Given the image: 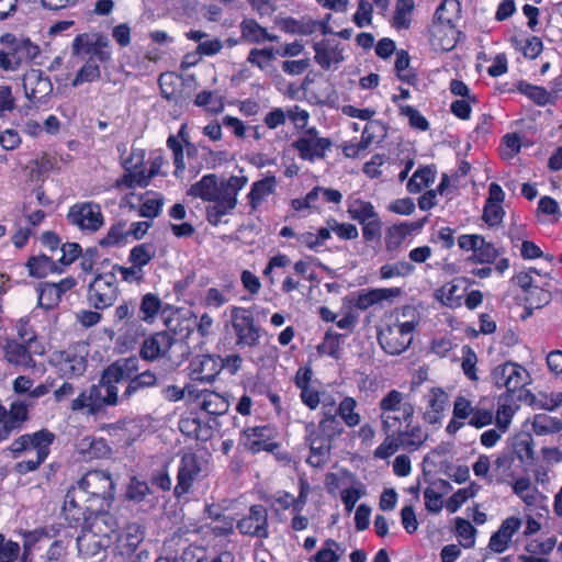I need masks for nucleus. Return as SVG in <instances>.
I'll return each mask as SVG.
<instances>
[{
	"instance_id": "18",
	"label": "nucleus",
	"mask_w": 562,
	"mask_h": 562,
	"mask_svg": "<svg viewBox=\"0 0 562 562\" xmlns=\"http://www.w3.org/2000/svg\"><path fill=\"white\" fill-rule=\"evenodd\" d=\"M112 546V539L108 535H95L87 532L82 529L81 533L77 537L78 553L85 558H95L106 552Z\"/></svg>"
},
{
	"instance_id": "2",
	"label": "nucleus",
	"mask_w": 562,
	"mask_h": 562,
	"mask_svg": "<svg viewBox=\"0 0 562 562\" xmlns=\"http://www.w3.org/2000/svg\"><path fill=\"white\" fill-rule=\"evenodd\" d=\"M71 490H80L81 497L89 504L100 506V512L110 506L114 498V483L111 475L101 470L87 472Z\"/></svg>"
},
{
	"instance_id": "59",
	"label": "nucleus",
	"mask_w": 562,
	"mask_h": 562,
	"mask_svg": "<svg viewBox=\"0 0 562 562\" xmlns=\"http://www.w3.org/2000/svg\"><path fill=\"white\" fill-rule=\"evenodd\" d=\"M476 490L473 485L458 490L446 502V508L449 513L454 514L469 499L474 497Z\"/></svg>"
},
{
	"instance_id": "56",
	"label": "nucleus",
	"mask_w": 562,
	"mask_h": 562,
	"mask_svg": "<svg viewBox=\"0 0 562 562\" xmlns=\"http://www.w3.org/2000/svg\"><path fill=\"white\" fill-rule=\"evenodd\" d=\"M126 228V224L124 222H119L111 226L108 234L100 239L99 245L102 247H111L121 245L126 236H128Z\"/></svg>"
},
{
	"instance_id": "23",
	"label": "nucleus",
	"mask_w": 562,
	"mask_h": 562,
	"mask_svg": "<svg viewBox=\"0 0 562 562\" xmlns=\"http://www.w3.org/2000/svg\"><path fill=\"white\" fill-rule=\"evenodd\" d=\"M457 34L456 25L432 23L430 26L431 45L437 50L449 52L457 44Z\"/></svg>"
},
{
	"instance_id": "25",
	"label": "nucleus",
	"mask_w": 562,
	"mask_h": 562,
	"mask_svg": "<svg viewBox=\"0 0 562 562\" xmlns=\"http://www.w3.org/2000/svg\"><path fill=\"white\" fill-rule=\"evenodd\" d=\"M29 274L33 278L42 279L49 273H61L64 269L59 267L57 260L55 261L47 255L32 256L25 263Z\"/></svg>"
},
{
	"instance_id": "12",
	"label": "nucleus",
	"mask_w": 562,
	"mask_h": 562,
	"mask_svg": "<svg viewBox=\"0 0 562 562\" xmlns=\"http://www.w3.org/2000/svg\"><path fill=\"white\" fill-rule=\"evenodd\" d=\"M80 490L67 491L63 506V515L70 526H77L81 521L87 520V513L94 514L100 512V506L89 504L83 497Z\"/></svg>"
},
{
	"instance_id": "27",
	"label": "nucleus",
	"mask_w": 562,
	"mask_h": 562,
	"mask_svg": "<svg viewBox=\"0 0 562 562\" xmlns=\"http://www.w3.org/2000/svg\"><path fill=\"white\" fill-rule=\"evenodd\" d=\"M158 383V378L151 370H146L138 373L136 376L127 381V385L121 395V401L125 402L132 398L136 393L142 390L155 386Z\"/></svg>"
},
{
	"instance_id": "31",
	"label": "nucleus",
	"mask_w": 562,
	"mask_h": 562,
	"mask_svg": "<svg viewBox=\"0 0 562 562\" xmlns=\"http://www.w3.org/2000/svg\"><path fill=\"white\" fill-rule=\"evenodd\" d=\"M323 409L324 418L318 424V431H321L324 437L330 440L342 434L344 426L342 423L333 413L334 401L329 402L328 404L324 403Z\"/></svg>"
},
{
	"instance_id": "36",
	"label": "nucleus",
	"mask_w": 562,
	"mask_h": 562,
	"mask_svg": "<svg viewBox=\"0 0 562 562\" xmlns=\"http://www.w3.org/2000/svg\"><path fill=\"white\" fill-rule=\"evenodd\" d=\"M342 59V50L337 41H324L321 46L318 45V65L323 68L336 67Z\"/></svg>"
},
{
	"instance_id": "29",
	"label": "nucleus",
	"mask_w": 562,
	"mask_h": 562,
	"mask_svg": "<svg viewBox=\"0 0 562 562\" xmlns=\"http://www.w3.org/2000/svg\"><path fill=\"white\" fill-rule=\"evenodd\" d=\"M109 376L117 379L120 382L130 381L132 378L136 376L139 372V361L135 357H130L125 359H119L108 368Z\"/></svg>"
},
{
	"instance_id": "63",
	"label": "nucleus",
	"mask_w": 562,
	"mask_h": 562,
	"mask_svg": "<svg viewBox=\"0 0 562 562\" xmlns=\"http://www.w3.org/2000/svg\"><path fill=\"white\" fill-rule=\"evenodd\" d=\"M350 480H352V475L347 471L328 473L325 477V485L330 494H336L346 488Z\"/></svg>"
},
{
	"instance_id": "46",
	"label": "nucleus",
	"mask_w": 562,
	"mask_h": 562,
	"mask_svg": "<svg viewBox=\"0 0 562 562\" xmlns=\"http://www.w3.org/2000/svg\"><path fill=\"white\" fill-rule=\"evenodd\" d=\"M348 213L351 218L363 224L366 222L372 221L378 216V213L374 210V206L371 202L363 200H355L348 207Z\"/></svg>"
},
{
	"instance_id": "61",
	"label": "nucleus",
	"mask_w": 562,
	"mask_h": 562,
	"mask_svg": "<svg viewBox=\"0 0 562 562\" xmlns=\"http://www.w3.org/2000/svg\"><path fill=\"white\" fill-rule=\"evenodd\" d=\"M341 336L328 330L324 337L323 344L318 346V355H328L335 359L340 355Z\"/></svg>"
},
{
	"instance_id": "60",
	"label": "nucleus",
	"mask_w": 562,
	"mask_h": 562,
	"mask_svg": "<svg viewBox=\"0 0 562 562\" xmlns=\"http://www.w3.org/2000/svg\"><path fill=\"white\" fill-rule=\"evenodd\" d=\"M344 553L345 549L338 542L328 539L318 550V562H338Z\"/></svg>"
},
{
	"instance_id": "41",
	"label": "nucleus",
	"mask_w": 562,
	"mask_h": 562,
	"mask_svg": "<svg viewBox=\"0 0 562 562\" xmlns=\"http://www.w3.org/2000/svg\"><path fill=\"white\" fill-rule=\"evenodd\" d=\"M531 427L537 436H547L560 431L562 429V420L547 414H537L533 417Z\"/></svg>"
},
{
	"instance_id": "33",
	"label": "nucleus",
	"mask_w": 562,
	"mask_h": 562,
	"mask_svg": "<svg viewBox=\"0 0 562 562\" xmlns=\"http://www.w3.org/2000/svg\"><path fill=\"white\" fill-rule=\"evenodd\" d=\"M217 176L210 173L203 176L199 182L192 184L188 191V194L210 202L217 198Z\"/></svg>"
},
{
	"instance_id": "5",
	"label": "nucleus",
	"mask_w": 562,
	"mask_h": 562,
	"mask_svg": "<svg viewBox=\"0 0 562 562\" xmlns=\"http://www.w3.org/2000/svg\"><path fill=\"white\" fill-rule=\"evenodd\" d=\"M232 326L239 347H256L260 342L261 327L255 323L251 311L234 306L231 310Z\"/></svg>"
},
{
	"instance_id": "40",
	"label": "nucleus",
	"mask_w": 562,
	"mask_h": 562,
	"mask_svg": "<svg viewBox=\"0 0 562 562\" xmlns=\"http://www.w3.org/2000/svg\"><path fill=\"white\" fill-rule=\"evenodd\" d=\"M356 408L357 401L353 397L346 396L339 403L337 409L334 407L333 413L335 415L338 414L348 427H356L361 422L360 414L356 411Z\"/></svg>"
},
{
	"instance_id": "30",
	"label": "nucleus",
	"mask_w": 562,
	"mask_h": 562,
	"mask_svg": "<svg viewBox=\"0 0 562 562\" xmlns=\"http://www.w3.org/2000/svg\"><path fill=\"white\" fill-rule=\"evenodd\" d=\"M396 436L401 440L402 448L411 451L418 450L428 439V432L420 425H413V423L401 429Z\"/></svg>"
},
{
	"instance_id": "64",
	"label": "nucleus",
	"mask_w": 562,
	"mask_h": 562,
	"mask_svg": "<svg viewBox=\"0 0 562 562\" xmlns=\"http://www.w3.org/2000/svg\"><path fill=\"white\" fill-rule=\"evenodd\" d=\"M519 90L539 105H546L550 103L552 99V95L549 91L538 86L520 83Z\"/></svg>"
},
{
	"instance_id": "11",
	"label": "nucleus",
	"mask_w": 562,
	"mask_h": 562,
	"mask_svg": "<svg viewBox=\"0 0 562 562\" xmlns=\"http://www.w3.org/2000/svg\"><path fill=\"white\" fill-rule=\"evenodd\" d=\"M172 346L183 349L182 355L187 358V346L182 341L176 340L168 331H159L146 338L142 344L139 355L144 360L154 361L165 357Z\"/></svg>"
},
{
	"instance_id": "38",
	"label": "nucleus",
	"mask_w": 562,
	"mask_h": 562,
	"mask_svg": "<svg viewBox=\"0 0 562 562\" xmlns=\"http://www.w3.org/2000/svg\"><path fill=\"white\" fill-rule=\"evenodd\" d=\"M144 539V528L138 522H131L125 528L124 539L122 544L119 547L120 555L128 553L130 551H136L138 546Z\"/></svg>"
},
{
	"instance_id": "15",
	"label": "nucleus",
	"mask_w": 562,
	"mask_h": 562,
	"mask_svg": "<svg viewBox=\"0 0 562 562\" xmlns=\"http://www.w3.org/2000/svg\"><path fill=\"white\" fill-rule=\"evenodd\" d=\"M201 471V464L196 454H183L178 470V482L175 487V495L177 497H181L182 495L189 493L193 482L200 475Z\"/></svg>"
},
{
	"instance_id": "50",
	"label": "nucleus",
	"mask_w": 562,
	"mask_h": 562,
	"mask_svg": "<svg viewBox=\"0 0 562 562\" xmlns=\"http://www.w3.org/2000/svg\"><path fill=\"white\" fill-rule=\"evenodd\" d=\"M477 530L467 519L458 517L456 519V535L460 538V543L463 548L470 549L475 544V536Z\"/></svg>"
},
{
	"instance_id": "48",
	"label": "nucleus",
	"mask_w": 562,
	"mask_h": 562,
	"mask_svg": "<svg viewBox=\"0 0 562 562\" xmlns=\"http://www.w3.org/2000/svg\"><path fill=\"white\" fill-rule=\"evenodd\" d=\"M92 385L87 390H83L72 402L70 405L71 411L81 412L85 411L89 415L98 414V404L92 396Z\"/></svg>"
},
{
	"instance_id": "54",
	"label": "nucleus",
	"mask_w": 562,
	"mask_h": 562,
	"mask_svg": "<svg viewBox=\"0 0 562 562\" xmlns=\"http://www.w3.org/2000/svg\"><path fill=\"white\" fill-rule=\"evenodd\" d=\"M161 306L160 299L151 293H147L143 296L139 312L142 314V319L145 322H153L156 315L158 314Z\"/></svg>"
},
{
	"instance_id": "10",
	"label": "nucleus",
	"mask_w": 562,
	"mask_h": 562,
	"mask_svg": "<svg viewBox=\"0 0 562 562\" xmlns=\"http://www.w3.org/2000/svg\"><path fill=\"white\" fill-rule=\"evenodd\" d=\"M55 440V435L48 429H41L33 434H25L13 440L9 450L14 458H18L22 452L33 449L36 456L48 457L50 446Z\"/></svg>"
},
{
	"instance_id": "52",
	"label": "nucleus",
	"mask_w": 562,
	"mask_h": 562,
	"mask_svg": "<svg viewBox=\"0 0 562 562\" xmlns=\"http://www.w3.org/2000/svg\"><path fill=\"white\" fill-rule=\"evenodd\" d=\"M241 36L250 43H261L267 36V30L257 21L244 20L240 24Z\"/></svg>"
},
{
	"instance_id": "32",
	"label": "nucleus",
	"mask_w": 562,
	"mask_h": 562,
	"mask_svg": "<svg viewBox=\"0 0 562 562\" xmlns=\"http://www.w3.org/2000/svg\"><path fill=\"white\" fill-rule=\"evenodd\" d=\"M29 345L16 342L14 340L9 341L4 347L5 359L15 366H22L25 368H33L35 360L32 358Z\"/></svg>"
},
{
	"instance_id": "62",
	"label": "nucleus",
	"mask_w": 562,
	"mask_h": 562,
	"mask_svg": "<svg viewBox=\"0 0 562 562\" xmlns=\"http://www.w3.org/2000/svg\"><path fill=\"white\" fill-rule=\"evenodd\" d=\"M414 271V266L407 261H398L393 265H384L380 268L381 279L387 280L394 277H405Z\"/></svg>"
},
{
	"instance_id": "37",
	"label": "nucleus",
	"mask_w": 562,
	"mask_h": 562,
	"mask_svg": "<svg viewBox=\"0 0 562 562\" xmlns=\"http://www.w3.org/2000/svg\"><path fill=\"white\" fill-rule=\"evenodd\" d=\"M199 397H201L200 407L210 415L220 416L228 411V401L216 392L203 391Z\"/></svg>"
},
{
	"instance_id": "34",
	"label": "nucleus",
	"mask_w": 562,
	"mask_h": 562,
	"mask_svg": "<svg viewBox=\"0 0 562 562\" xmlns=\"http://www.w3.org/2000/svg\"><path fill=\"white\" fill-rule=\"evenodd\" d=\"M414 10V0H396L391 25L397 31L408 30L412 25Z\"/></svg>"
},
{
	"instance_id": "35",
	"label": "nucleus",
	"mask_w": 562,
	"mask_h": 562,
	"mask_svg": "<svg viewBox=\"0 0 562 562\" xmlns=\"http://www.w3.org/2000/svg\"><path fill=\"white\" fill-rule=\"evenodd\" d=\"M277 184L273 175L267 176L262 180L252 183L250 192L248 193L249 204L251 210H256L258 205L270 194L274 192Z\"/></svg>"
},
{
	"instance_id": "19",
	"label": "nucleus",
	"mask_w": 562,
	"mask_h": 562,
	"mask_svg": "<svg viewBox=\"0 0 562 562\" xmlns=\"http://www.w3.org/2000/svg\"><path fill=\"white\" fill-rule=\"evenodd\" d=\"M54 361L58 372L65 378L80 376L87 369L86 358L78 355L74 349L59 351L55 355Z\"/></svg>"
},
{
	"instance_id": "44",
	"label": "nucleus",
	"mask_w": 562,
	"mask_h": 562,
	"mask_svg": "<svg viewBox=\"0 0 562 562\" xmlns=\"http://www.w3.org/2000/svg\"><path fill=\"white\" fill-rule=\"evenodd\" d=\"M38 294L37 305L44 310L55 308L61 301L53 282H41L36 288Z\"/></svg>"
},
{
	"instance_id": "16",
	"label": "nucleus",
	"mask_w": 562,
	"mask_h": 562,
	"mask_svg": "<svg viewBox=\"0 0 562 562\" xmlns=\"http://www.w3.org/2000/svg\"><path fill=\"white\" fill-rule=\"evenodd\" d=\"M522 526V520L516 516L504 519L498 529L491 536L487 548L493 553L501 554L507 551L513 542V537Z\"/></svg>"
},
{
	"instance_id": "45",
	"label": "nucleus",
	"mask_w": 562,
	"mask_h": 562,
	"mask_svg": "<svg viewBox=\"0 0 562 562\" xmlns=\"http://www.w3.org/2000/svg\"><path fill=\"white\" fill-rule=\"evenodd\" d=\"M436 297L448 307H459L463 297L462 289L454 282L447 283L436 291Z\"/></svg>"
},
{
	"instance_id": "42",
	"label": "nucleus",
	"mask_w": 562,
	"mask_h": 562,
	"mask_svg": "<svg viewBox=\"0 0 562 562\" xmlns=\"http://www.w3.org/2000/svg\"><path fill=\"white\" fill-rule=\"evenodd\" d=\"M513 492L527 506H535L540 497L539 491L532 486L531 481L527 477L517 479L513 484Z\"/></svg>"
},
{
	"instance_id": "47",
	"label": "nucleus",
	"mask_w": 562,
	"mask_h": 562,
	"mask_svg": "<svg viewBox=\"0 0 562 562\" xmlns=\"http://www.w3.org/2000/svg\"><path fill=\"white\" fill-rule=\"evenodd\" d=\"M155 257V248L153 244L144 243L134 246L128 255V261L143 269Z\"/></svg>"
},
{
	"instance_id": "58",
	"label": "nucleus",
	"mask_w": 562,
	"mask_h": 562,
	"mask_svg": "<svg viewBox=\"0 0 562 562\" xmlns=\"http://www.w3.org/2000/svg\"><path fill=\"white\" fill-rule=\"evenodd\" d=\"M277 24L282 31L288 33L310 34L313 33L316 27L315 22L305 23L293 18L281 19L277 22Z\"/></svg>"
},
{
	"instance_id": "22",
	"label": "nucleus",
	"mask_w": 562,
	"mask_h": 562,
	"mask_svg": "<svg viewBox=\"0 0 562 562\" xmlns=\"http://www.w3.org/2000/svg\"><path fill=\"white\" fill-rule=\"evenodd\" d=\"M313 376L312 362H308L296 371L294 379L295 386L300 390L302 403L312 411L316 408V390L311 386Z\"/></svg>"
},
{
	"instance_id": "13",
	"label": "nucleus",
	"mask_w": 562,
	"mask_h": 562,
	"mask_svg": "<svg viewBox=\"0 0 562 562\" xmlns=\"http://www.w3.org/2000/svg\"><path fill=\"white\" fill-rule=\"evenodd\" d=\"M222 370L223 361L220 356L200 355L191 360L189 376L192 381L212 383Z\"/></svg>"
},
{
	"instance_id": "9",
	"label": "nucleus",
	"mask_w": 562,
	"mask_h": 562,
	"mask_svg": "<svg viewBox=\"0 0 562 562\" xmlns=\"http://www.w3.org/2000/svg\"><path fill=\"white\" fill-rule=\"evenodd\" d=\"M23 88L26 99L36 108L46 104L53 92L49 77L41 69H30L24 74Z\"/></svg>"
},
{
	"instance_id": "1",
	"label": "nucleus",
	"mask_w": 562,
	"mask_h": 562,
	"mask_svg": "<svg viewBox=\"0 0 562 562\" xmlns=\"http://www.w3.org/2000/svg\"><path fill=\"white\" fill-rule=\"evenodd\" d=\"M381 429L383 434L397 435L414 418V407L405 402V396L397 390H391L379 403Z\"/></svg>"
},
{
	"instance_id": "14",
	"label": "nucleus",
	"mask_w": 562,
	"mask_h": 562,
	"mask_svg": "<svg viewBox=\"0 0 562 562\" xmlns=\"http://www.w3.org/2000/svg\"><path fill=\"white\" fill-rule=\"evenodd\" d=\"M237 529L243 535L266 539L268 532V513L262 505H252L249 514L237 522Z\"/></svg>"
},
{
	"instance_id": "26",
	"label": "nucleus",
	"mask_w": 562,
	"mask_h": 562,
	"mask_svg": "<svg viewBox=\"0 0 562 562\" xmlns=\"http://www.w3.org/2000/svg\"><path fill=\"white\" fill-rule=\"evenodd\" d=\"M270 429L267 426L248 427L244 430V435L248 438V449L251 452L273 451L278 448V443L268 442Z\"/></svg>"
},
{
	"instance_id": "39",
	"label": "nucleus",
	"mask_w": 562,
	"mask_h": 562,
	"mask_svg": "<svg viewBox=\"0 0 562 562\" xmlns=\"http://www.w3.org/2000/svg\"><path fill=\"white\" fill-rule=\"evenodd\" d=\"M460 8L458 0H443L435 12L432 23L454 25V21L459 18Z\"/></svg>"
},
{
	"instance_id": "53",
	"label": "nucleus",
	"mask_w": 562,
	"mask_h": 562,
	"mask_svg": "<svg viewBox=\"0 0 562 562\" xmlns=\"http://www.w3.org/2000/svg\"><path fill=\"white\" fill-rule=\"evenodd\" d=\"M367 494L366 486L356 482L352 486H347L341 491V501L345 505V509L347 513H351L355 508L357 502Z\"/></svg>"
},
{
	"instance_id": "21",
	"label": "nucleus",
	"mask_w": 562,
	"mask_h": 562,
	"mask_svg": "<svg viewBox=\"0 0 562 562\" xmlns=\"http://www.w3.org/2000/svg\"><path fill=\"white\" fill-rule=\"evenodd\" d=\"M3 50L10 58V63L13 64L15 71L40 54V47L33 44L30 38H20L19 42L13 43V46H7Z\"/></svg>"
},
{
	"instance_id": "49",
	"label": "nucleus",
	"mask_w": 562,
	"mask_h": 562,
	"mask_svg": "<svg viewBox=\"0 0 562 562\" xmlns=\"http://www.w3.org/2000/svg\"><path fill=\"white\" fill-rule=\"evenodd\" d=\"M101 76L100 65L93 63L92 59H87L83 66L77 71L71 86L78 87L86 82H93Z\"/></svg>"
},
{
	"instance_id": "17",
	"label": "nucleus",
	"mask_w": 562,
	"mask_h": 562,
	"mask_svg": "<svg viewBox=\"0 0 562 562\" xmlns=\"http://www.w3.org/2000/svg\"><path fill=\"white\" fill-rule=\"evenodd\" d=\"M109 370L105 369L100 378L98 384L92 385V396L98 404V414L104 409L106 406H115L119 403H123L121 401V396H119V387L117 384L120 381L114 378H110Z\"/></svg>"
},
{
	"instance_id": "8",
	"label": "nucleus",
	"mask_w": 562,
	"mask_h": 562,
	"mask_svg": "<svg viewBox=\"0 0 562 562\" xmlns=\"http://www.w3.org/2000/svg\"><path fill=\"white\" fill-rule=\"evenodd\" d=\"M492 380L497 387H505L509 393H515L530 383V374L522 366L506 362L492 371Z\"/></svg>"
},
{
	"instance_id": "24",
	"label": "nucleus",
	"mask_w": 562,
	"mask_h": 562,
	"mask_svg": "<svg viewBox=\"0 0 562 562\" xmlns=\"http://www.w3.org/2000/svg\"><path fill=\"white\" fill-rule=\"evenodd\" d=\"M400 293L401 290L398 288H381L361 291L355 299V306L366 311L375 304L400 295Z\"/></svg>"
},
{
	"instance_id": "7",
	"label": "nucleus",
	"mask_w": 562,
	"mask_h": 562,
	"mask_svg": "<svg viewBox=\"0 0 562 562\" xmlns=\"http://www.w3.org/2000/svg\"><path fill=\"white\" fill-rule=\"evenodd\" d=\"M67 221L80 231L89 233H95L104 224L101 206L93 202H81L70 206Z\"/></svg>"
},
{
	"instance_id": "20",
	"label": "nucleus",
	"mask_w": 562,
	"mask_h": 562,
	"mask_svg": "<svg viewBox=\"0 0 562 562\" xmlns=\"http://www.w3.org/2000/svg\"><path fill=\"white\" fill-rule=\"evenodd\" d=\"M449 396L446 391L440 387H432L426 395V407L424 412V420L427 424L436 425L441 423L443 412L446 411Z\"/></svg>"
},
{
	"instance_id": "28",
	"label": "nucleus",
	"mask_w": 562,
	"mask_h": 562,
	"mask_svg": "<svg viewBox=\"0 0 562 562\" xmlns=\"http://www.w3.org/2000/svg\"><path fill=\"white\" fill-rule=\"evenodd\" d=\"M300 488L301 491L297 498H294L288 492H278L276 495L271 496V505L278 506L280 509H288L290 506H293L294 512H300L306 502V494L310 491V486L307 482L301 480Z\"/></svg>"
},
{
	"instance_id": "51",
	"label": "nucleus",
	"mask_w": 562,
	"mask_h": 562,
	"mask_svg": "<svg viewBox=\"0 0 562 562\" xmlns=\"http://www.w3.org/2000/svg\"><path fill=\"white\" fill-rule=\"evenodd\" d=\"M385 438L383 442L375 448L373 451V457L380 460H386L393 454H395L400 448L402 447L401 440L398 436L395 434H384Z\"/></svg>"
},
{
	"instance_id": "57",
	"label": "nucleus",
	"mask_w": 562,
	"mask_h": 562,
	"mask_svg": "<svg viewBox=\"0 0 562 562\" xmlns=\"http://www.w3.org/2000/svg\"><path fill=\"white\" fill-rule=\"evenodd\" d=\"M194 104L198 106H204L212 113H220L224 110V102L222 98L216 97L212 91H201L196 94Z\"/></svg>"
},
{
	"instance_id": "3",
	"label": "nucleus",
	"mask_w": 562,
	"mask_h": 562,
	"mask_svg": "<svg viewBox=\"0 0 562 562\" xmlns=\"http://www.w3.org/2000/svg\"><path fill=\"white\" fill-rule=\"evenodd\" d=\"M74 56L88 57L99 65L106 64L112 58L110 40L102 33L78 34L71 45Z\"/></svg>"
},
{
	"instance_id": "6",
	"label": "nucleus",
	"mask_w": 562,
	"mask_h": 562,
	"mask_svg": "<svg viewBox=\"0 0 562 562\" xmlns=\"http://www.w3.org/2000/svg\"><path fill=\"white\" fill-rule=\"evenodd\" d=\"M119 295V286L114 272L97 273L88 286V301L97 310L114 304Z\"/></svg>"
},
{
	"instance_id": "55",
	"label": "nucleus",
	"mask_w": 562,
	"mask_h": 562,
	"mask_svg": "<svg viewBox=\"0 0 562 562\" xmlns=\"http://www.w3.org/2000/svg\"><path fill=\"white\" fill-rule=\"evenodd\" d=\"M313 130L308 135L301 136L293 143V147L297 149L300 157L303 159L313 160L316 156V136L313 135Z\"/></svg>"
},
{
	"instance_id": "43",
	"label": "nucleus",
	"mask_w": 562,
	"mask_h": 562,
	"mask_svg": "<svg viewBox=\"0 0 562 562\" xmlns=\"http://www.w3.org/2000/svg\"><path fill=\"white\" fill-rule=\"evenodd\" d=\"M436 170L431 167L417 169L407 182V190L411 193H418L435 181Z\"/></svg>"
},
{
	"instance_id": "4",
	"label": "nucleus",
	"mask_w": 562,
	"mask_h": 562,
	"mask_svg": "<svg viewBox=\"0 0 562 562\" xmlns=\"http://www.w3.org/2000/svg\"><path fill=\"white\" fill-rule=\"evenodd\" d=\"M415 323L412 321L396 322L380 330L378 339L382 349L389 355H400L413 340Z\"/></svg>"
}]
</instances>
